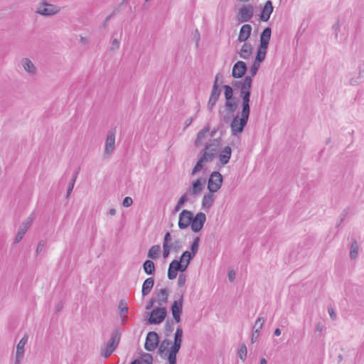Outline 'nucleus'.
I'll return each mask as SVG.
<instances>
[{"instance_id":"nucleus-1","label":"nucleus","mask_w":364,"mask_h":364,"mask_svg":"<svg viewBox=\"0 0 364 364\" xmlns=\"http://www.w3.org/2000/svg\"><path fill=\"white\" fill-rule=\"evenodd\" d=\"M252 78L250 75L245 77L242 81H232V85L235 88H240V96L242 98V111L240 117L236 115L230 123L231 134L237 136L243 132L246 127L250 113V95Z\"/></svg>"},{"instance_id":"nucleus-2","label":"nucleus","mask_w":364,"mask_h":364,"mask_svg":"<svg viewBox=\"0 0 364 364\" xmlns=\"http://www.w3.org/2000/svg\"><path fill=\"white\" fill-rule=\"evenodd\" d=\"M120 333L116 329L112 333L109 341L101 348L100 355L105 358L109 357L118 347L120 341Z\"/></svg>"},{"instance_id":"nucleus-3","label":"nucleus","mask_w":364,"mask_h":364,"mask_svg":"<svg viewBox=\"0 0 364 364\" xmlns=\"http://www.w3.org/2000/svg\"><path fill=\"white\" fill-rule=\"evenodd\" d=\"M60 11V7L43 0L36 7V13L44 16H54Z\"/></svg>"},{"instance_id":"nucleus-4","label":"nucleus","mask_w":364,"mask_h":364,"mask_svg":"<svg viewBox=\"0 0 364 364\" xmlns=\"http://www.w3.org/2000/svg\"><path fill=\"white\" fill-rule=\"evenodd\" d=\"M167 314L166 308L156 307L149 314L148 322L150 324H159L164 321Z\"/></svg>"},{"instance_id":"nucleus-5","label":"nucleus","mask_w":364,"mask_h":364,"mask_svg":"<svg viewBox=\"0 0 364 364\" xmlns=\"http://www.w3.org/2000/svg\"><path fill=\"white\" fill-rule=\"evenodd\" d=\"M223 183V176L218 171H213L209 177L208 189L210 193L217 192Z\"/></svg>"},{"instance_id":"nucleus-6","label":"nucleus","mask_w":364,"mask_h":364,"mask_svg":"<svg viewBox=\"0 0 364 364\" xmlns=\"http://www.w3.org/2000/svg\"><path fill=\"white\" fill-rule=\"evenodd\" d=\"M179 297L175 300L171 306L173 318L176 323L181 321V316L183 314V293L178 294Z\"/></svg>"},{"instance_id":"nucleus-7","label":"nucleus","mask_w":364,"mask_h":364,"mask_svg":"<svg viewBox=\"0 0 364 364\" xmlns=\"http://www.w3.org/2000/svg\"><path fill=\"white\" fill-rule=\"evenodd\" d=\"M254 15V6L252 4H244L239 10L238 21L240 23L248 22Z\"/></svg>"},{"instance_id":"nucleus-8","label":"nucleus","mask_w":364,"mask_h":364,"mask_svg":"<svg viewBox=\"0 0 364 364\" xmlns=\"http://www.w3.org/2000/svg\"><path fill=\"white\" fill-rule=\"evenodd\" d=\"M159 343V336L155 331H150L147 333L144 343V348L147 351H153Z\"/></svg>"},{"instance_id":"nucleus-9","label":"nucleus","mask_w":364,"mask_h":364,"mask_svg":"<svg viewBox=\"0 0 364 364\" xmlns=\"http://www.w3.org/2000/svg\"><path fill=\"white\" fill-rule=\"evenodd\" d=\"M206 221V215L203 212L196 213L195 216L193 215V220L191 223V228L193 232H200Z\"/></svg>"},{"instance_id":"nucleus-10","label":"nucleus","mask_w":364,"mask_h":364,"mask_svg":"<svg viewBox=\"0 0 364 364\" xmlns=\"http://www.w3.org/2000/svg\"><path fill=\"white\" fill-rule=\"evenodd\" d=\"M193 220V213L188 210H183L178 217V226L181 230H184L191 225Z\"/></svg>"},{"instance_id":"nucleus-11","label":"nucleus","mask_w":364,"mask_h":364,"mask_svg":"<svg viewBox=\"0 0 364 364\" xmlns=\"http://www.w3.org/2000/svg\"><path fill=\"white\" fill-rule=\"evenodd\" d=\"M33 213L24 221L22 223V224L21 225L19 229H18V231L16 235V237L14 239V244H18V242H20L24 235L26 233L28 229L29 228V227L31 225L32 223H33Z\"/></svg>"},{"instance_id":"nucleus-12","label":"nucleus","mask_w":364,"mask_h":364,"mask_svg":"<svg viewBox=\"0 0 364 364\" xmlns=\"http://www.w3.org/2000/svg\"><path fill=\"white\" fill-rule=\"evenodd\" d=\"M221 94V90L220 87H217L215 85H213L210 95L207 104V109L208 111L212 112L214 109L216 102H218Z\"/></svg>"},{"instance_id":"nucleus-13","label":"nucleus","mask_w":364,"mask_h":364,"mask_svg":"<svg viewBox=\"0 0 364 364\" xmlns=\"http://www.w3.org/2000/svg\"><path fill=\"white\" fill-rule=\"evenodd\" d=\"M115 145V133L112 131H109L107 135L105 141V148L104 154L109 156L110 155L114 149Z\"/></svg>"},{"instance_id":"nucleus-14","label":"nucleus","mask_w":364,"mask_h":364,"mask_svg":"<svg viewBox=\"0 0 364 364\" xmlns=\"http://www.w3.org/2000/svg\"><path fill=\"white\" fill-rule=\"evenodd\" d=\"M246 63L243 61H237L232 68V76L234 78H241L247 71Z\"/></svg>"},{"instance_id":"nucleus-15","label":"nucleus","mask_w":364,"mask_h":364,"mask_svg":"<svg viewBox=\"0 0 364 364\" xmlns=\"http://www.w3.org/2000/svg\"><path fill=\"white\" fill-rule=\"evenodd\" d=\"M199 242H200V237H196L193 239V242L191 243L190 246L191 252L189 251H185L181 255V259H184V257H188L191 259H193L196 255L198 252V247H199Z\"/></svg>"},{"instance_id":"nucleus-16","label":"nucleus","mask_w":364,"mask_h":364,"mask_svg":"<svg viewBox=\"0 0 364 364\" xmlns=\"http://www.w3.org/2000/svg\"><path fill=\"white\" fill-rule=\"evenodd\" d=\"M271 33H272V30H271L270 27H267L263 30V31L260 34L259 46L262 47V48H268V46H269L270 38H271Z\"/></svg>"},{"instance_id":"nucleus-17","label":"nucleus","mask_w":364,"mask_h":364,"mask_svg":"<svg viewBox=\"0 0 364 364\" xmlns=\"http://www.w3.org/2000/svg\"><path fill=\"white\" fill-rule=\"evenodd\" d=\"M179 265H180V261L177 259H173L168 266V278L170 280H173L176 279L178 272H180L179 270Z\"/></svg>"},{"instance_id":"nucleus-18","label":"nucleus","mask_w":364,"mask_h":364,"mask_svg":"<svg viewBox=\"0 0 364 364\" xmlns=\"http://www.w3.org/2000/svg\"><path fill=\"white\" fill-rule=\"evenodd\" d=\"M252 31V26L250 24H244L240 28L237 41L239 42H246L250 38Z\"/></svg>"},{"instance_id":"nucleus-19","label":"nucleus","mask_w":364,"mask_h":364,"mask_svg":"<svg viewBox=\"0 0 364 364\" xmlns=\"http://www.w3.org/2000/svg\"><path fill=\"white\" fill-rule=\"evenodd\" d=\"M232 149L229 146H225L219 154V161L222 166L227 164L230 159Z\"/></svg>"},{"instance_id":"nucleus-20","label":"nucleus","mask_w":364,"mask_h":364,"mask_svg":"<svg viewBox=\"0 0 364 364\" xmlns=\"http://www.w3.org/2000/svg\"><path fill=\"white\" fill-rule=\"evenodd\" d=\"M272 11H273L272 3L270 0H269L265 3L264 8L262 11V13L260 14L261 21H264V22L267 21L269 19Z\"/></svg>"},{"instance_id":"nucleus-21","label":"nucleus","mask_w":364,"mask_h":364,"mask_svg":"<svg viewBox=\"0 0 364 364\" xmlns=\"http://www.w3.org/2000/svg\"><path fill=\"white\" fill-rule=\"evenodd\" d=\"M21 64L24 70L28 74L33 75L36 73V68L30 59L27 58H22Z\"/></svg>"},{"instance_id":"nucleus-22","label":"nucleus","mask_w":364,"mask_h":364,"mask_svg":"<svg viewBox=\"0 0 364 364\" xmlns=\"http://www.w3.org/2000/svg\"><path fill=\"white\" fill-rule=\"evenodd\" d=\"M156 296L158 298V299L156 300L157 304H159V306H163L168 302V289L166 288L159 289V291L156 292Z\"/></svg>"},{"instance_id":"nucleus-23","label":"nucleus","mask_w":364,"mask_h":364,"mask_svg":"<svg viewBox=\"0 0 364 364\" xmlns=\"http://www.w3.org/2000/svg\"><path fill=\"white\" fill-rule=\"evenodd\" d=\"M238 53L241 58L245 60L248 59L252 53V46L251 43L244 42V44Z\"/></svg>"},{"instance_id":"nucleus-24","label":"nucleus","mask_w":364,"mask_h":364,"mask_svg":"<svg viewBox=\"0 0 364 364\" xmlns=\"http://www.w3.org/2000/svg\"><path fill=\"white\" fill-rule=\"evenodd\" d=\"M154 285V279L153 277L146 279L142 284L141 294L143 296L148 295Z\"/></svg>"},{"instance_id":"nucleus-25","label":"nucleus","mask_w":364,"mask_h":364,"mask_svg":"<svg viewBox=\"0 0 364 364\" xmlns=\"http://www.w3.org/2000/svg\"><path fill=\"white\" fill-rule=\"evenodd\" d=\"M203 187V185L201 182V179L198 178L192 183L191 186L188 190V193L191 195H197L202 191Z\"/></svg>"},{"instance_id":"nucleus-26","label":"nucleus","mask_w":364,"mask_h":364,"mask_svg":"<svg viewBox=\"0 0 364 364\" xmlns=\"http://www.w3.org/2000/svg\"><path fill=\"white\" fill-rule=\"evenodd\" d=\"M143 269L148 275H154L155 274L156 267L154 262L151 259H146L143 263Z\"/></svg>"},{"instance_id":"nucleus-27","label":"nucleus","mask_w":364,"mask_h":364,"mask_svg":"<svg viewBox=\"0 0 364 364\" xmlns=\"http://www.w3.org/2000/svg\"><path fill=\"white\" fill-rule=\"evenodd\" d=\"M213 193H208L203 196L202 200V207L204 209H209L213 204L214 198L212 194Z\"/></svg>"},{"instance_id":"nucleus-28","label":"nucleus","mask_w":364,"mask_h":364,"mask_svg":"<svg viewBox=\"0 0 364 364\" xmlns=\"http://www.w3.org/2000/svg\"><path fill=\"white\" fill-rule=\"evenodd\" d=\"M219 141L217 139H214L212 143L210 144H206L205 145V149L208 151L210 154H213V156L215 157V156L218 154V146H219Z\"/></svg>"},{"instance_id":"nucleus-29","label":"nucleus","mask_w":364,"mask_h":364,"mask_svg":"<svg viewBox=\"0 0 364 364\" xmlns=\"http://www.w3.org/2000/svg\"><path fill=\"white\" fill-rule=\"evenodd\" d=\"M28 341V336L27 335H24V336L19 341L18 343L16 346V355H18V357L23 356L24 355V347Z\"/></svg>"},{"instance_id":"nucleus-30","label":"nucleus","mask_w":364,"mask_h":364,"mask_svg":"<svg viewBox=\"0 0 364 364\" xmlns=\"http://www.w3.org/2000/svg\"><path fill=\"white\" fill-rule=\"evenodd\" d=\"M267 48H263L259 46L257 51V55L255 59V61H256V63H261L263 62L265 59L266 54H267Z\"/></svg>"},{"instance_id":"nucleus-31","label":"nucleus","mask_w":364,"mask_h":364,"mask_svg":"<svg viewBox=\"0 0 364 364\" xmlns=\"http://www.w3.org/2000/svg\"><path fill=\"white\" fill-rule=\"evenodd\" d=\"M225 107L228 112L233 113L237 107V101L235 98L225 100Z\"/></svg>"},{"instance_id":"nucleus-32","label":"nucleus","mask_w":364,"mask_h":364,"mask_svg":"<svg viewBox=\"0 0 364 364\" xmlns=\"http://www.w3.org/2000/svg\"><path fill=\"white\" fill-rule=\"evenodd\" d=\"M210 129L208 127H204L201 129L197 134V138L195 140V145L198 146L201 144L202 141L205 139L207 133L209 132Z\"/></svg>"},{"instance_id":"nucleus-33","label":"nucleus","mask_w":364,"mask_h":364,"mask_svg":"<svg viewBox=\"0 0 364 364\" xmlns=\"http://www.w3.org/2000/svg\"><path fill=\"white\" fill-rule=\"evenodd\" d=\"M160 246L159 245H153L149 250L147 257L151 259H156L159 257V253L160 252Z\"/></svg>"},{"instance_id":"nucleus-34","label":"nucleus","mask_w":364,"mask_h":364,"mask_svg":"<svg viewBox=\"0 0 364 364\" xmlns=\"http://www.w3.org/2000/svg\"><path fill=\"white\" fill-rule=\"evenodd\" d=\"M78 173H79V168L75 171V173H73V177L69 183L68 190H67V193H66L67 198H69L71 192L73 191V189L74 188Z\"/></svg>"},{"instance_id":"nucleus-35","label":"nucleus","mask_w":364,"mask_h":364,"mask_svg":"<svg viewBox=\"0 0 364 364\" xmlns=\"http://www.w3.org/2000/svg\"><path fill=\"white\" fill-rule=\"evenodd\" d=\"M359 245L358 242L354 240L351 244L350 250V257L353 259H355L358 254Z\"/></svg>"},{"instance_id":"nucleus-36","label":"nucleus","mask_w":364,"mask_h":364,"mask_svg":"<svg viewBox=\"0 0 364 364\" xmlns=\"http://www.w3.org/2000/svg\"><path fill=\"white\" fill-rule=\"evenodd\" d=\"M139 360V364H152L153 357L151 354L144 353Z\"/></svg>"},{"instance_id":"nucleus-37","label":"nucleus","mask_w":364,"mask_h":364,"mask_svg":"<svg viewBox=\"0 0 364 364\" xmlns=\"http://www.w3.org/2000/svg\"><path fill=\"white\" fill-rule=\"evenodd\" d=\"M224 89V95L225 100H232L233 98V90L230 85H225L223 86Z\"/></svg>"},{"instance_id":"nucleus-38","label":"nucleus","mask_w":364,"mask_h":364,"mask_svg":"<svg viewBox=\"0 0 364 364\" xmlns=\"http://www.w3.org/2000/svg\"><path fill=\"white\" fill-rule=\"evenodd\" d=\"M188 201V193H184L178 200L176 205L174 208L173 211L178 212L181 210V207Z\"/></svg>"},{"instance_id":"nucleus-39","label":"nucleus","mask_w":364,"mask_h":364,"mask_svg":"<svg viewBox=\"0 0 364 364\" xmlns=\"http://www.w3.org/2000/svg\"><path fill=\"white\" fill-rule=\"evenodd\" d=\"M182 337H183V330L181 327H178L176 328V333L174 335L173 343H177V344L181 345Z\"/></svg>"},{"instance_id":"nucleus-40","label":"nucleus","mask_w":364,"mask_h":364,"mask_svg":"<svg viewBox=\"0 0 364 364\" xmlns=\"http://www.w3.org/2000/svg\"><path fill=\"white\" fill-rule=\"evenodd\" d=\"M171 341L168 339H165L162 341L158 349V353L162 356V355L166 350L167 347L171 344Z\"/></svg>"},{"instance_id":"nucleus-41","label":"nucleus","mask_w":364,"mask_h":364,"mask_svg":"<svg viewBox=\"0 0 364 364\" xmlns=\"http://www.w3.org/2000/svg\"><path fill=\"white\" fill-rule=\"evenodd\" d=\"M264 321V320L263 317H259L257 319V321L255 323V326H254V328L255 329V333H257L259 335L260 330L262 328Z\"/></svg>"},{"instance_id":"nucleus-42","label":"nucleus","mask_w":364,"mask_h":364,"mask_svg":"<svg viewBox=\"0 0 364 364\" xmlns=\"http://www.w3.org/2000/svg\"><path fill=\"white\" fill-rule=\"evenodd\" d=\"M247 350L246 346L245 344L241 345L238 350V356L242 361L245 360L247 358Z\"/></svg>"},{"instance_id":"nucleus-43","label":"nucleus","mask_w":364,"mask_h":364,"mask_svg":"<svg viewBox=\"0 0 364 364\" xmlns=\"http://www.w3.org/2000/svg\"><path fill=\"white\" fill-rule=\"evenodd\" d=\"M174 329V323L173 320H167L164 325L165 333L168 335Z\"/></svg>"},{"instance_id":"nucleus-44","label":"nucleus","mask_w":364,"mask_h":364,"mask_svg":"<svg viewBox=\"0 0 364 364\" xmlns=\"http://www.w3.org/2000/svg\"><path fill=\"white\" fill-rule=\"evenodd\" d=\"M203 154H202L200 159L204 161V162H208V161H212L215 157L213 156V154H210L209 153L208 151H206L205 149L203 150Z\"/></svg>"},{"instance_id":"nucleus-45","label":"nucleus","mask_w":364,"mask_h":364,"mask_svg":"<svg viewBox=\"0 0 364 364\" xmlns=\"http://www.w3.org/2000/svg\"><path fill=\"white\" fill-rule=\"evenodd\" d=\"M191 259H192L188 257V259H186V263H185L184 259H181V257H180V259H179V261H180V265H179L180 272H183L187 269L188 266L190 264V262Z\"/></svg>"},{"instance_id":"nucleus-46","label":"nucleus","mask_w":364,"mask_h":364,"mask_svg":"<svg viewBox=\"0 0 364 364\" xmlns=\"http://www.w3.org/2000/svg\"><path fill=\"white\" fill-rule=\"evenodd\" d=\"M203 163H205L201 159H200L195 166L193 167L191 175H195L197 172L200 171L203 168Z\"/></svg>"},{"instance_id":"nucleus-47","label":"nucleus","mask_w":364,"mask_h":364,"mask_svg":"<svg viewBox=\"0 0 364 364\" xmlns=\"http://www.w3.org/2000/svg\"><path fill=\"white\" fill-rule=\"evenodd\" d=\"M259 65H260V63L257 64L256 61H254V63L250 70V72L251 74L250 77H252L253 76H255L257 74V73L259 68Z\"/></svg>"},{"instance_id":"nucleus-48","label":"nucleus","mask_w":364,"mask_h":364,"mask_svg":"<svg viewBox=\"0 0 364 364\" xmlns=\"http://www.w3.org/2000/svg\"><path fill=\"white\" fill-rule=\"evenodd\" d=\"M186 281V276L184 274H180L178 278V286L182 287L184 286Z\"/></svg>"},{"instance_id":"nucleus-49","label":"nucleus","mask_w":364,"mask_h":364,"mask_svg":"<svg viewBox=\"0 0 364 364\" xmlns=\"http://www.w3.org/2000/svg\"><path fill=\"white\" fill-rule=\"evenodd\" d=\"M171 249V245H163V257H164V258L168 257V256L170 254Z\"/></svg>"},{"instance_id":"nucleus-50","label":"nucleus","mask_w":364,"mask_h":364,"mask_svg":"<svg viewBox=\"0 0 364 364\" xmlns=\"http://www.w3.org/2000/svg\"><path fill=\"white\" fill-rule=\"evenodd\" d=\"M133 203V200L131 197L127 196L123 199L122 205L124 207L128 208L132 205Z\"/></svg>"},{"instance_id":"nucleus-51","label":"nucleus","mask_w":364,"mask_h":364,"mask_svg":"<svg viewBox=\"0 0 364 364\" xmlns=\"http://www.w3.org/2000/svg\"><path fill=\"white\" fill-rule=\"evenodd\" d=\"M181 345L173 343V346L171 347L170 350L168 351L171 353L176 354L179 352V350L181 348Z\"/></svg>"},{"instance_id":"nucleus-52","label":"nucleus","mask_w":364,"mask_h":364,"mask_svg":"<svg viewBox=\"0 0 364 364\" xmlns=\"http://www.w3.org/2000/svg\"><path fill=\"white\" fill-rule=\"evenodd\" d=\"M348 214V210L344 209L339 216V223H337V226H339L344 221Z\"/></svg>"},{"instance_id":"nucleus-53","label":"nucleus","mask_w":364,"mask_h":364,"mask_svg":"<svg viewBox=\"0 0 364 364\" xmlns=\"http://www.w3.org/2000/svg\"><path fill=\"white\" fill-rule=\"evenodd\" d=\"M168 364H176V354H173L168 352L167 355Z\"/></svg>"},{"instance_id":"nucleus-54","label":"nucleus","mask_w":364,"mask_h":364,"mask_svg":"<svg viewBox=\"0 0 364 364\" xmlns=\"http://www.w3.org/2000/svg\"><path fill=\"white\" fill-rule=\"evenodd\" d=\"M119 309L120 310V316L124 315V314L127 313L128 308L126 306V304H124L123 301H121L119 304Z\"/></svg>"},{"instance_id":"nucleus-55","label":"nucleus","mask_w":364,"mask_h":364,"mask_svg":"<svg viewBox=\"0 0 364 364\" xmlns=\"http://www.w3.org/2000/svg\"><path fill=\"white\" fill-rule=\"evenodd\" d=\"M181 248V242L178 240L174 241L173 244L171 245V249L173 251L178 252Z\"/></svg>"},{"instance_id":"nucleus-56","label":"nucleus","mask_w":364,"mask_h":364,"mask_svg":"<svg viewBox=\"0 0 364 364\" xmlns=\"http://www.w3.org/2000/svg\"><path fill=\"white\" fill-rule=\"evenodd\" d=\"M171 241V233L169 232H167L165 235H164V241H163V245H171L170 244V242Z\"/></svg>"},{"instance_id":"nucleus-57","label":"nucleus","mask_w":364,"mask_h":364,"mask_svg":"<svg viewBox=\"0 0 364 364\" xmlns=\"http://www.w3.org/2000/svg\"><path fill=\"white\" fill-rule=\"evenodd\" d=\"M44 246H45V242L43 240L39 241L38 243V245L36 247V254L41 253L43 251Z\"/></svg>"},{"instance_id":"nucleus-58","label":"nucleus","mask_w":364,"mask_h":364,"mask_svg":"<svg viewBox=\"0 0 364 364\" xmlns=\"http://www.w3.org/2000/svg\"><path fill=\"white\" fill-rule=\"evenodd\" d=\"M119 48V41L117 38L113 39L112 41L111 50H114Z\"/></svg>"},{"instance_id":"nucleus-59","label":"nucleus","mask_w":364,"mask_h":364,"mask_svg":"<svg viewBox=\"0 0 364 364\" xmlns=\"http://www.w3.org/2000/svg\"><path fill=\"white\" fill-rule=\"evenodd\" d=\"M196 118V115L193 116V117H189L188 118L186 121H185V126H184V129H186L187 127H188L191 123L193 122V120Z\"/></svg>"},{"instance_id":"nucleus-60","label":"nucleus","mask_w":364,"mask_h":364,"mask_svg":"<svg viewBox=\"0 0 364 364\" xmlns=\"http://www.w3.org/2000/svg\"><path fill=\"white\" fill-rule=\"evenodd\" d=\"M117 13V10H114L109 16H108L107 17H106V18L105 19L104 22H103V27L104 28H106L109 21L110 20V18Z\"/></svg>"},{"instance_id":"nucleus-61","label":"nucleus","mask_w":364,"mask_h":364,"mask_svg":"<svg viewBox=\"0 0 364 364\" xmlns=\"http://www.w3.org/2000/svg\"><path fill=\"white\" fill-rule=\"evenodd\" d=\"M328 311L329 316L331 318V319L332 320H336V312H335L334 309L332 307H328Z\"/></svg>"},{"instance_id":"nucleus-62","label":"nucleus","mask_w":364,"mask_h":364,"mask_svg":"<svg viewBox=\"0 0 364 364\" xmlns=\"http://www.w3.org/2000/svg\"><path fill=\"white\" fill-rule=\"evenodd\" d=\"M228 279L230 280V282H233L234 279H235V272L233 271V270H230L228 272Z\"/></svg>"},{"instance_id":"nucleus-63","label":"nucleus","mask_w":364,"mask_h":364,"mask_svg":"<svg viewBox=\"0 0 364 364\" xmlns=\"http://www.w3.org/2000/svg\"><path fill=\"white\" fill-rule=\"evenodd\" d=\"M157 301L155 300V299L154 298H151L149 301L147 303L146 306V310H149V309H151L152 308V306H154V304L155 302H156Z\"/></svg>"},{"instance_id":"nucleus-64","label":"nucleus","mask_w":364,"mask_h":364,"mask_svg":"<svg viewBox=\"0 0 364 364\" xmlns=\"http://www.w3.org/2000/svg\"><path fill=\"white\" fill-rule=\"evenodd\" d=\"M324 329V326L321 322H318L316 325V331L318 332H321Z\"/></svg>"}]
</instances>
